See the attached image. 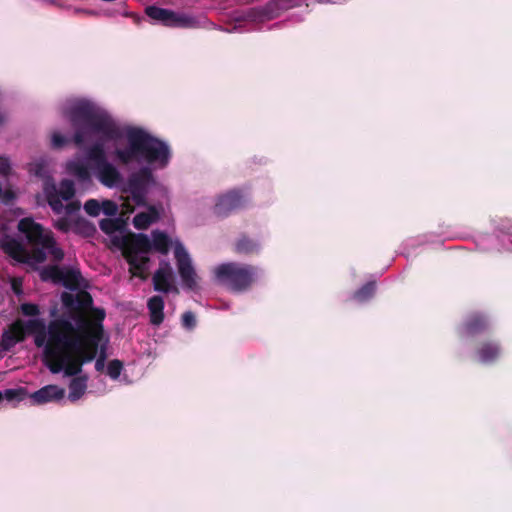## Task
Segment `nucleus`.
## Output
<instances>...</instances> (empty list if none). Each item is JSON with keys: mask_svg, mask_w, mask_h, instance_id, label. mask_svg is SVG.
Returning a JSON list of instances; mask_svg holds the SVG:
<instances>
[{"mask_svg": "<svg viewBox=\"0 0 512 512\" xmlns=\"http://www.w3.org/2000/svg\"><path fill=\"white\" fill-rule=\"evenodd\" d=\"M84 210L88 215L96 217L100 214L101 204L96 199H89L84 204Z\"/></svg>", "mask_w": 512, "mask_h": 512, "instance_id": "obj_31", "label": "nucleus"}, {"mask_svg": "<svg viewBox=\"0 0 512 512\" xmlns=\"http://www.w3.org/2000/svg\"><path fill=\"white\" fill-rule=\"evenodd\" d=\"M154 183L155 178L152 170L149 167H142L129 176L123 191L131 195L137 206H146L149 188Z\"/></svg>", "mask_w": 512, "mask_h": 512, "instance_id": "obj_8", "label": "nucleus"}, {"mask_svg": "<svg viewBox=\"0 0 512 512\" xmlns=\"http://www.w3.org/2000/svg\"><path fill=\"white\" fill-rule=\"evenodd\" d=\"M23 396H24V390L22 388L21 389H7L4 392V397L8 401H12V400L19 401V400L23 399Z\"/></svg>", "mask_w": 512, "mask_h": 512, "instance_id": "obj_35", "label": "nucleus"}, {"mask_svg": "<svg viewBox=\"0 0 512 512\" xmlns=\"http://www.w3.org/2000/svg\"><path fill=\"white\" fill-rule=\"evenodd\" d=\"M68 143V139L60 133H53L52 145L54 148H62Z\"/></svg>", "mask_w": 512, "mask_h": 512, "instance_id": "obj_37", "label": "nucleus"}, {"mask_svg": "<svg viewBox=\"0 0 512 512\" xmlns=\"http://www.w3.org/2000/svg\"><path fill=\"white\" fill-rule=\"evenodd\" d=\"M86 160L90 168L95 172L97 179L106 187L112 188L122 181L119 170L108 161L104 143L98 141L85 151Z\"/></svg>", "mask_w": 512, "mask_h": 512, "instance_id": "obj_6", "label": "nucleus"}, {"mask_svg": "<svg viewBox=\"0 0 512 512\" xmlns=\"http://www.w3.org/2000/svg\"><path fill=\"white\" fill-rule=\"evenodd\" d=\"M245 206V198L241 191L231 190L218 197L214 205V214L226 217L235 210Z\"/></svg>", "mask_w": 512, "mask_h": 512, "instance_id": "obj_11", "label": "nucleus"}, {"mask_svg": "<svg viewBox=\"0 0 512 512\" xmlns=\"http://www.w3.org/2000/svg\"><path fill=\"white\" fill-rule=\"evenodd\" d=\"M74 375L73 379L69 383V395L68 398L70 401L75 402L79 400L85 393L87 389V381L88 376L82 375L78 376Z\"/></svg>", "mask_w": 512, "mask_h": 512, "instance_id": "obj_19", "label": "nucleus"}, {"mask_svg": "<svg viewBox=\"0 0 512 512\" xmlns=\"http://www.w3.org/2000/svg\"><path fill=\"white\" fill-rule=\"evenodd\" d=\"M39 277L43 282H53L55 284H59L61 268L57 265H47L42 267L41 269L38 267Z\"/></svg>", "mask_w": 512, "mask_h": 512, "instance_id": "obj_24", "label": "nucleus"}, {"mask_svg": "<svg viewBox=\"0 0 512 512\" xmlns=\"http://www.w3.org/2000/svg\"><path fill=\"white\" fill-rule=\"evenodd\" d=\"M183 327L193 329L196 326V318L193 312L186 311L181 317Z\"/></svg>", "mask_w": 512, "mask_h": 512, "instance_id": "obj_34", "label": "nucleus"}, {"mask_svg": "<svg viewBox=\"0 0 512 512\" xmlns=\"http://www.w3.org/2000/svg\"><path fill=\"white\" fill-rule=\"evenodd\" d=\"M164 299L162 296L155 295L149 298L147 308L150 315V323L159 326L164 320Z\"/></svg>", "mask_w": 512, "mask_h": 512, "instance_id": "obj_18", "label": "nucleus"}, {"mask_svg": "<svg viewBox=\"0 0 512 512\" xmlns=\"http://www.w3.org/2000/svg\"><path fill=\"white\" fill-rule=\"evenodd\" d=\"M474 353L479 362L492 364L501 357L502 348L496 340H484L476 345Z\"/></svg>", "mask_w": 512, "mask_h": 512, "instance_id": "obj_12", "label": "nucleus"}, {"mask_svg": "<svg viewBox=\"0 0 512 512\" xmlns=\"http://www.w3.org/2000/svg\"><path fill=\"white\" fill-rule=\"evenodd\" d=\"M375 288V282H368L354 293V298L361 302L366 301L373 296Z\"/></svg>", "mask_w": 512, "mask_h": 512, "instance_id": "obj_28", "label": "nucleus"}, {"mask_svg": "<svg viewBox=\"0 0 512 512\" xmlns=\"http://www.w3.org/2000/svg\"><path fill=\"white\" fill-rule=\"evenodd\" d=\"M159 213L155 206H149L148 212H140L133 218V226L138 230L147 229L150 224L157 221Z\"/></svg>", "mask_w": 512, "mask_h": 512, "instance_id": "obj_20", "label": "nucleus"}, {"mask_svg": "<svg viewBox=\"0 0 512 512\" xmlns=\"http://www.w3.org/2000/svg\"><path fill=\"white\" fill-rule=\"evenodd\" d=\"M258 267L239 262H225L212 270L215 283L233 293L248 291L258 278Z\"/></svg>", "mask_w": 512, "mask_h": 512, "instance_id": "obj_4", "label": "nucleus"}, {"mask_svg": "<svg viewBox=\"0 0 512 512\" xmlns=\"http://www.w3.org/2000/svg\"><path fill=\"white\" fill-rule=\"evenodd\" d=\"M28 334L27 321L23 322L21 320H17L12 323L9 327L8 332H5L3 335V346L5 349H9L14 346L16 343L22 342L25 340L26 335Z\"/></svg>", "mask_w": 512, "mask_h": 512, "instance_id": "obj_15", "label": "nucleus"}, {"mask_svg": "<svg viewBox=\"0 0 512 512\" xmlns=\"http://www.w3.org/2000/svg\"><path fill=\"white\" fill-rule=\"evenodd\" d=\"M58 197L61 200H70L75 195V187L72 180L64 179L60 182V189L57 190Z\"/></svg>", "mask_w": 512, "mask_h": 512, "instance_id": "obj_26", "label": "nucleus"}, {"mask_svg": "<svg viewBox=\"0 0 512 512\" xmlns=\"http://www.w3.org/2000/svg\"><path fill=\"white\" fill-rule=\"evenodd\" d=\"M10 172V164L7 159H0V173L3 175H7Z\"/></svg>", "mask_w": 512, "mask_h": 512, "instance_id": "obj_39", "label": "nucleus"}, {"mask_svg": "<svg viewBox=\"0 0 512 512\" xmlns=\"http://www.w3.org/2000/svg\"><path fill=\"white\" fill-rule=\"evenodd\" d=\"M151 243L152 249H155L157 252L165 255L169 252L171 240L166 233L155 230L152 232Z\"/></svg>", "mask_w": 512, "mask_h": 512, "instance_id": "obj_23", "label": "nucleus"}, {"mask_svg": "<svg viewBox=\"0 0 512 512\" xmlns=\"http://www.w3.org/2000/svg\"><path fill=\"white\" fill-rule=\"evenodd\" d=\"M172 279V268L169 263H164V266L161 265L153 275L154 290L163 293H169L170 291L178 293V288L171 285Z\"/></svg>", "mask_w": 512, "mask_h": 512, "instance_id": "obj_14", "label": "nucleus"}, {"mask_svg": "<svg viewBox=\"0 0 512 512\" xmlns=\"http://www.w3.org/2000/svg\"><path fill=\"white\" fill-rule=\"evenodd\" d=\"M174 256L183 287L190 291H196L199 288V277L193 267L192 260L182 243L177 242L175 244Z\"/></svg>", "mask_w": 512, "mask_h": 512, "instance_id": "obj_9", "label": "nucleus"}, {"mask_svg": "<svg viewBox=\"0 0 512 512\" xmlns=\"http://www.w3.org/2000/svg\"><path fill=\"white\" fill-rule=\"evenodd\" d=\"M80 278L81 274L78 270L61 268L59 284L61 283L64 287L74 290L79 286Z\"/></svg>", "mask_w": 512, "mask_h": 512, "instance_id": "obj_21", "label": "nucleus"}, {"mask_svg": "<svg viewBox=\"0 0 512 512\" xmlns=\"http://www.w3.org/2000/svg\"><path fill=\"white\" fill-rule=\"evenodd\" d=\"M101 210L107 216H114L118 212L117 204L112 200H104L101 203Z\"/></svg>", "mask_w": 512, "mask_h": 512, "instance_id": "obj_32", "label": "nucleus"}, {"mask_svg": "<svg viewBox=\"0 0 512 512\" xmlns=\"http://www.w3.org/2000/svg\"><path fill=\"white\" fill-rule=\"evenodd\" d=\"M11 288L16 295H21L23 293L22 280L20 278H13Z\"/></svg>", "mask_w": 512, "mask_h": 512, "instance_id": "obj_38", "label": "nucleus"}, {"mask_svg": "<svg viewBox=\"0 0 512 512\" xmlns=\"http://www.w3.org/2000/svg\"><path fill=\"white\" fill-rule=\"evenodd\" d=\"M54 227L61 232L67 233L71 228V223L67 217H61L55 222Z\"/></svg>", "mask_w": 512, "mask_h": 512, "instance_id": "obj_36", "label": "nucleus"}, {"mask_svg": "<svg viewBox=\"0 0 512 512\" xmlns=\"http://www.w3.org/2000/svg\"><path fill=\"white\" fill-rule=\"evenodd\" d=\"M489 328L490 322L488 317L479 312L468 315L462 325L464 334L471 337L485 333Z\"/></svg>", "mask_w": 512, "mask_h": 512, "instance_id": "obj_13", "label": "nucleus"}, {"mask_svg": "<svg viewBox=\"0 0 512 512\" xmlns=\"http://www.w3.org/2000/svg\"><path fill=\"white\" fill-rule=\"evenodd\" d=\"M18 230L25 235L32 250L28 251L20 241L14 238L7 240L3 244V249L17 262L27 264L32 269H38L37 265L46 261L47 252L53 261L63 260L64 251L57 246L53 233L45 230L41 224L26 217L19 221Z\"/></svg>", "mask_w": 512, "mask_h": 512, "instance_id": "obj_3", "label": "nucleus"}, {"mask_svg": "<svg viewBox=\"0 0 512 512\" xmlns=\"http://www.w3.org/2000/svg\"><path fill=\"white\" fill-rule=\"evenodd\" d=\"M28 170L31 174L43 179V192L49 206L53 212L56 214H61L63 212V203L58 197L55 182L50 176L48 170V161L45 158H40L34 162H31L28 165Z\"/></svg>", "mask_w": 512, "mask_h": 512, "instance_id": "obj_7", "label": "nucleus"}, {"mask_svg": "<svg viewBox=\"0 0 512 512\" xmlns=\"http://www.w3.org/2000/svg\"><path fill=\"white\" fill-rule=\"evenodd\" d=\"M146 15L152 20L158 21L168 27H191L194 23L193 19L180 15L172 10L161 8L155 5L146 7Z\"/></svg>", "mask_w": 512, "mask_h": 512, "instance_id": "obj_10", "label": "nucleus"}, {"mask_svg": "<svg viewBox=\"0 0 512 512\" xmlns=\"http://www.w3.org/2000/svg\"><path fill=\"white\" fill-rule=\"evenodd\" d=\"M74 231L84 237H92L96 233V227L85 219L76 221Z\"/></svg>", "mask_w": 512, "mask_h": 512, "instance_id": "obj_25", "label": "nucleus"}, {"mask_svg": "<svg viewBox=\"0 0 512 512\" xmlns=\"http://www.w3.org/2000/svg\"><path fill=\"white\" fill-rule=\"evenodd\" d=\"M131 16H133L135 19H138L137 15H133V14H130Z\"/></svg>", "mask_w": 512, "mask_h": 512, "instance_id": "obj_43", "label": "nucleus"}, {"mask_svg": "<svg viewBox=\"0 0 512 512\" xmlns=\"http://www.w3.org/2000/svg\"><path fill=\"white\" fill-rule=\"evenodd\" d=\"M4 123V117L0 114V125Z\"/></svg>", "mask_w": 512, "mask_h": 512, "instance_id": "obj_42", "label": "nucleus"}, {"mask_svg": "<svg viewBox=\"0 0 512 512\" xmlns=\"http://www.w3.org/2000/svg\"><path fill=\"white\" fill-rule=\"evenodd\" d=\"M508 234L512 237V225L508 228Z\"/></svg>", "mask_w": 512, "mask_h": 512, "instance_id": "obj_41", "label": "nucleus"}, {"mask_svg": "<svg viewBox=\"0 0 512 512\" xmlns=\"http://www.w3.org/2000/svg\"><path fill=\"white\" fill-rule=\"evenodd\" d=\"M65 390L57 385H46L41 389L35 391L31 395V399L36 404H45L48 402L59 401L63 399Z\"/></svg>", "mask_w": 512, "mask_h": 512, "instance_id": "obj_16", "label": "nucleus"}, {"mask_svg": "<svg viewBox=\"0 0 512 512\" xmlns=\"http://www.w3.org/2000/svg\"><path fill=\"white\" fill-rule=\"evenodd\" d=\"M20 309L25 316L34 317L40 314L39 306L34 303H23Z\"/></svg>", "mask_w": 512, "mask_h": 512, "instance_id": "obj_33", "label": "nucleus"}, {"mask_svg": "<svg viewBox=\"0 0 512 512\" xmlns=\"http://www.w3.org/2000/svg\"><path fill=\"white\" fill-rule=\"evenodd\" d=\"M108 342V338L104 334L103 340L100 342L98 347L97 355L94 359L95 361V369L98 372H102L105 367V360H106V344Z\"/></svg>", "mask_w": 512, "mask_h": 512, "instance_id": "obj_27", "label": "nucleus"}, {"mask_svg": "<svg viewBox=\"0 0 512 512\" xmlns=\"http://www.w3.org/2000/svg\"><path fill=\"white\" fill-rule=\"evenodd\" d=\"M100 229L106 234H112L120 229V221L118 219L105 218L99 223Z\"/></svg>", "mask_w": 512, "mask_h": 512, "instance_id": "obj_29", "label": "nucleus"}, {"mask_svg": "<svg viewBox=\"0 0 512 512\" xmlns=\"http://www.w3.org/2000/svg\"><path fill=\"white\" fill-rule=\"evenodd\" d=\"M79 208H80L79 202H72V203L67 204L65 207L63 206V210L65 209L67 214H72L75 211H77Z\"/></svg>", "mask_w": 512, "mask_h": 512, "instance_id": "obj_40", "label": "nucleus"}, {"mask_svg": "<svg viewBox=\"0 0 512 512\" xmlns=\"http://www.w3.org/2000/svg\"><path fill=\"white\" fill-rule=\"evenodd\" d=\"M260 248V243L257 240L250 238L246 234H241L234 242L233 250L236 254L251 256L258 254Z\"/></svg>", "mask_w": 512, "mask_h": 512, "instance_id": "obj_17", "label": "nucleus"}, {"mask_svg": "<svg viewBox=\"0 0 512 512\" xmlns=\"http://www.w3.org/2000/svg\"><path fill=\"white\" fill-rule=\"evenodd\" d=\"M61 301L69 318H56L48 326L43 319H30L28 334L35 335V345L44 348L42 361L51 373L74 376L96 357L104 338L106 312L93 307V298L85 290L63 292Z\"/></svg>", "mask_w": 512, "mask_h": 512, "instance_id": "obj_1", "label": "nucleus"}, {"mask_svg": "<svg viewBox=\"0 0 512 512\" xmlns=\"http://www.w3.org/2000/svg\"><path fill=\"white\" fill-rule=\"evenodd\" d=\"M90 165L78 161H72L67 164V171L75 176L81 182H89L91 180Z\"/></svg>", "mask_w": 512, "mask_h": 512, "instance_id": "obj_22", "label": "nucleus"}, {"mask_svg": "<svg viewBox=\"0 0 512 512\" xmlns=\"http://www.w3.org/2000/svg\"><path fill=\"white\" fill-rule=\"evenodd\" d=\"M69 119L75 128L74 143L82 146L87 133L98 134L104 141H118L126 138L125 149H115L114 154L120 163L127 165L133 161L158 163L165 167L170 159L168 145L137 127H121L105 110L89 101L74 105L69 111Z\"/></svg>", "mask_w": 512, "mask_h": 512, "instance_id": "obj_2", "label": "nucleus"}, {"mask_svg": "<svg viewBox=\"0 0 512 512\" xmlns=\"http://www.w3.org/2000/svg\"><path fill=\"white\" fill-rule=\"evenodd\" d=\"M114 244L121 249L132 276L146 280L148 278L147 264L150 262V258L140 254H148L152 250L149 237L143 233H130L114 240Z\"/></svg>", "mask_w": 512, "mask_h": 512, "instance_id": "obj_5", "label": "nucleus"}, {"mask_svg": "<svg viewBox=\"0 0 512 512\" xmlns=\"http://www.w3.org/2000/svg\"><path fill=\"white\" fill-rule=\"evenodd\" d=\"M122 370H123V363L120 360L114 359L108 363L107 374L109 375V377L111 379H113V380L118 379Z\"/></svg>", "mask_w": 512, "mask_h": 512, "instance_id": "obj_30", "label": "nucleus"}]
</instances>
